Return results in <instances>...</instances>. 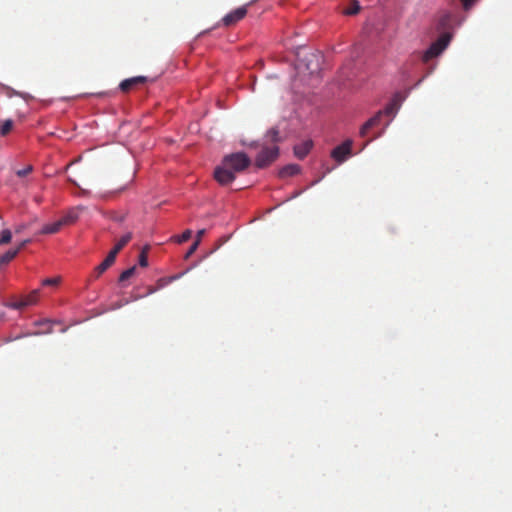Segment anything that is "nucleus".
Wrapping results in <instances>:
<instances>
[{"label":"nucleus","mask_w":512,"mask_h":512,"mask_svg":"<svg viewBox=\"0 0 512 512\" xmlns=\"http://www.w3.org/2000/svg\"><path fill=\"white\" fill-rule=\"evenodd\" d=\"M279 155L277 146L264 147L256 157L255 164L258 168H264L274 162Z\"/></svg>","instance_id":"nucleus-3"},{"label":"nucleus","mask_w":512,"mask_h":512,"mask_svg":"<svg viewBox=\"0 0 512 512\" xmlns=\"http://www.w3.org/2000/svg\"><path fill=\"white\" fill-rule=\"evenodd\" d=\"M475 0H462L463 7L467 10L469 9Z\"/></svg>","instance_id":"nucleus-31"},{"label":"nucleus","mask_w":512,"mask_h":512,"mask_svg":"<svg viewBox=\"0 0 512 512\" xmlns=\"http://www.w3.org/2000/svg\"><path fill=\"white\" fill-rule=\"evenodd\" d=\"M214 178L219 184L228 185L235 180V173L222 162L221 166L215 169Z\"/></svg>","instance_id":"nucleus-5"},{"label":"nucleus","mask_w":512,"mask_h":512,"mask_svg":"<svg viewBox=\"0 0 512 512\" xmlns=\"http://www.w3.org/2000/svg\"><path fill=\"white\" fill-rule=\"evenodd\" d=\"M382 115L383 112L378 111L373 117L366 121L360 129V135L362 137H365L371 128L378 126L381 121Z\"/></svg>","instance_id":"nucleus-9"},{"label":"nucleus","mask_w":512,"mask_h":512,"mask_svg":"<svg viewBox=\"0 0 512 512\" xmlns=\"http://www.w3.org/2000/svg\"><path fill=\"white\" fill-rule=\"evenodd\" d=\"M423 79H424V77L422 79H419V81L417 82L416 85H419L422 82Z\"/></svg>","instance_id":"nucleus-34"},{"label":"nucleus","mask_w":512,"mask_h":512,"mask_svg":"<svg viewBox=\"0 0 512 512\" xmlns=\"http://www.w3.org/2000/svg\"><path fill=\"white\" fill-rule=\"evenodd\" d=\"M13 128V121L8 119L3 122V124L0 127V135L6 136L10 133V131Z\"/></svg>","instance_id":"nucleus-18"},{"label":"nucleus","mask_w":512,"mask_h":512,"mask_svg":"<svg viewBox=\"0 0 512 512\" xmlns=\"http://www.w3.org/2000/svg\"><path fill=\"white\" fill-rule=\"evenodd\" d=\"M40 296V290L35 289L27 295L21 296L14 299L9 303V307L13 309H23L25 307L34 305L38 302Z\"/></svg>","instance_id":"nucleus-4"},{"label":"nucleus","mask_w":512,"mask_h":512,"mask_svg":"<svg viewBox=\"0 0 512 512\" xmlns=\"http://www.w3.org/2000/svg\"><path fill=\"white\" fill-rule=\"evenodd\" d=\"M30 242H31L30 239H26V240L21 241L19 243V245L17 246V248H15V250H18V253H19Z\"/></svg>","instance_id":"nucleus-29"},{"label":"nucleus","mask_w":512,"mask_h":512,"mask_svg":"<svg viewBox=\"0 0 512 512\" xmlns=\"http://www.w3.org/2000/svg\"><path fill=\"white\" fill-rule=\"evenodd\" d=\"M126 304H128V300L119 301V302H117V303H114V304L112 305V307H111V308H112V309H119V308H121L123 305H126Z\"/></svg>","instance_id":"nucleus-30"},{"label":"nucleus","mask_w":512,"mask_h":512,"mask_svg":"<svg viewBox=\"0 0 512 512\" xmlns=\"http://www.w3.org/2000/svg\"><path fill=\"white\" fill-rule=\"evenodd\" d=\"M145 82H147V77L136 76V77H132V78L123 80L120 83L119 88L122 92L127 93L130 90H132L133 88H135L136 86H138L140 84H144Z\"/></svg>","instance_id":"nucleus-8"},{"label":"nucleus","mask_w":512,"mask_h":512,"mask_svg":"<svg viewBox=\"0 0 512 512\" xmlns=\"http://www.w3.org/2000/svg\"><path fill=\"white\" fill-rule=\"evenodd\" d=\"M110 264L103 260L94 270L95 277L98 278L101 274H103L108 268H110Z\"/></svg>","instance_id":"nucleus-22"},{"label":"nucleus","mask_w":512,"mask_h":512,"mask_svg":"<svg viewBox=\"0 0 512 512\" xmlns=\"http://www.w3.org/2000/svg\"><path fill=\"white\" fill-rule=\"evenodd\" d=\"M400 104H401V99H400V96L399 95H396L387 105L386 107L384 108V110H382L383 114L385 115H389V116H394L399 107H400Z\"/></svg>","instance_id":"nucleus-11"},{"label":"nucleus","mask_w":512,"mask_h":512,"mask_svg":"<svg viewBox=\"0 0 512 512\" xmlns=\"http://www.w3.org/2000/svg\"><path fill=\"white\" fill-rule=\"evenodd\" d=\"M451 36L449 33L442 34L430 47L422 54V61L428 62L434 57L440 55L448 46Z\"/></svg>","instance_id":"nucleus-2"},{"label":"nucleus","mask_w":512,"mask_h":512,"mask_svg":"<svg viewBox=\"0 0 512 512\" xmlns=\"http://www.w3.org/2000/svg\"><path fill=\"white\" fill-rule=\"evenodd\" d=\"M78 219V213L75 210L69 211L65 216H63L60 220L63 225H69L74 223Z\"/></svg>","instance_id":"nucleus-15"},{"label":"nucleus","mask_w":512,"mask_h":512,"mask_svg":"<svg viewBox=\"0 0 512 512\" xmlns=\"http://www.w3.org/2000/svg\"><path fill=\"white\" fill-rule=\"evenodd\" d=\"M116 256H117V253H115V251L111 250L109 252V254L107 255V257L104 259V261H106L108 264H110V266H112L115 262Z\"/></svg>","instance_id":"nucleus-26"},{"label":"nucleus","mask_w":512,"mask_h":512,"mask_svg":"<svg viewBox=\"0 0 512 512\" xmlns=\"http://www.w3.org/2000/svg\"><path fill=\"white\" fill-rule=\"evenodd\" d=\"M12 239V233L9 229H4L0 235V245L8 244Z\"/></svg>","instance_id":"nucleus-21"},{"label":"nucleus","mask_w":512,"mask_h":512,"mask_svg":"<svg viewBox=\"0 0 512 512\" xmlns=\"http://www.w3.org/2000/svg\"><path fill=\"white\" fill-rule=\"evenodd\" d=\"M60 283V278L59 277H55V278H46L42 281V285L43 286H56Z\"/></svg>","instance_id":"nucleus-24"},{"label":"nucleus","mask_w":512,"mask_h":512,"mask_svg":"<svg viewBox=\"0 0 512 512\" xmlns=\"http://www.w3.org/2000/svg\"><path fill=\"white\" fill-rule=\"evenodd\" d=\"M24 229H25V225H24V224L18 225V226H16V227H15V233H16V234H19V233H21Z\"/></svg>","instance_id":"nucleus-32"},{"label":"nucleus","mask_w":512,"mask_h":512,"mask_svg":"<svg viewBox=\"0 0 512 512\" xmlns=\"http://www.w3.org/2000/svg\"><path fill=\"white\" fill-rule=\"evenodd\" d=\"M351 147L352 141L346 140L332 150L331 157L337 162L342 163L351 154Z\"/></svg>","instance_id":"nucleus-6"},{"label":"nucleus","mask_w":512,"mask_h":512,"mask_svg":"<svg viewBox=\"0 0 512 512\" xmlns=\"http://www.w3.org/2000/svg\"><path fill=\"white\" fill-rule=\"evenodd\" d=\"M266 138L273 142V143H277L278 141H280V137H279V131L278 129L276 128H272L270 129L267 134H266Z\"/></svg>","instance_id":"nucleus-19"},{"label":"nucleus","mask_w":512,"mask_h":512,"mask_svg":"<svg viewBox=\"0 0 512 512\" xmlns=\"http://www.w3.org/2000/svg\"><path fill=\"white\" fill-rule=\"evenodd\" d=\"M359 10H360V6L358 5L357 2H355L352 7L345 9L344 13L346 15H355L359 12Z\"/></svg>","instance_id":"nucleus-25"},{"label":"nucleus","mask_w":512,"mask_h":512,"mask_svg":"<svg viewBox=\"0 0 512 512\" xmlns=\"http://www.w3.org/2000/svg\"><path fill=\"white\" fill-rule=\"evenodd\" d=\"M223 163L226 167H229L234 173H238L248 168L251 163V160L245 153L238 152L225 156L223 159Z\"/></svg>","instance_id":"nucleus-1"},{"label":"nucleus","mask_w":512,"mask_h":512,"mask_svg":"<svg viewBox=\"0 0 512 512\" xmlns=\"http://www.w3.org/2000/svg\"><path fill=\"white\" fill-rule=\"evenodd\" d=\"M150 247L148 245L144 246L140 255H139V265L141 267H147L148 266V251Z\"/></svg>","instance_id":"nucleus-17"},{"label":"nucleus","mask_w":512,"mask_h":512,"mask_svg":"<svg viewBox=\"0 0 512 512\" xmlns=\"http://www.w3.org/2000/svg\"><path fill=\"white\" fill-rule=\"evenodd\" d=\"M63 223L59 219L58 221L52 223V224H46L42 227L40 234H55L57 233L62 227Z\"/></svg>","instance_id":"nucleus-13"},{"label":"nucleus","mask_w":512,"mask_h":512,"mask_svg":"<svg viewBox=\"0 0 512 512\" xmlns=\"http://www.w3.org/2000/svg\"><path fill=\"white\" fill-rule=\"evenodd\" d=\"M300 172V166L298 164H289L283 167L280 172L279 176L284 177H290L298 174Z\"/></svg>","instance_id":"nucleus-12"},{"label":"nucleus","mask_w":512,"mask_h":512,"mask_svg":"<svg viewBox=\"0 0 512 512\" xmlns=\"http://www.w3.org/2000/svg\"><path fill=\"white\" fill-rule=\"evenodd\" d=\"M313 143L311 140H306L294 146V154L298 159H304L310 152Z\"/></svg>","instance_id":"nucleus-10"},{"label":"nucleus","mask_w":512,"mask_h":512,"mask_svg":"<svg viewBox=\"0 0 512 512\" xmlns=\"http://www.w3.org/2000/svg\"><path fill=\"white\" fill-rule=\"evenodd\" d=\"M247 14V6H241V7H238L237 9L231 11L230 13H228L227 15H225L223 18H222V23L224 26H233L235 25L237 22H239L240 20H242Z\"/></svg>","instance_id":"nucleus-7"},{"label":"nucleus","mask_w":512,"mask_h":512,"mask_svg":"<svg viewBox=\"0 0 512 512\" xmlns=\"http://www.w3.org/2000/svg\"><path fill=\"white\" fill-rule=\"evenodd\" d=\"M192 236V231L190 229H186L180 236L175 237V240L178 243H184L188 241Z\"/></svg>","instance_id":"nucleus-23"},{"label":"nucleus","mask_w":512,"mask_h":512,"mask_svg":"<svg viewBox=\"0 0 512 512\" xmlns=\"http://www.w3.org/2000/svg\"><path fill=\"white\" fill-rule=\"evenodd\" d=\"M198 245H199V239H196L195 242L191 245V247L187 251L185 258H189L196 251Z\"/></svg>","instance_id":"nucleus-27"},{"label":"nucleus","mask_w":512,"mask_h":512,"mask_svg":"<svg viewBox=\"0 0 512 512\" xmlns=\"http://www.w3.org/2000/svg\"><path fill=\"white\" fill-rule=\"evenodd\" d=\"M135 271H136L135 266L130 267L127 270L123 271L119 276V281L123 282V281L128 280L130 277H132L135 274Z\"/></svg>","instance_id":"nucleus-20"},{"label":"nucleus","mask_w":512,"mask_h":512,"mask_svg":"<svg viewBox=\"0 0 512 512\" xmlns=\"http://www.w3.org/2000/svg\"><path fill=\"white\" fill-rule=\"evenodd\" d=\"M132 239V233H127L124 236L120 238V240L116 243L112 251H115V253H119L123 247Z\"/></svg>","instance_id":"nucleus-14"},{"label":"nucleus","mask_w":512,"mask_h":512,"mask_svg":"<svg viewBox=\"0 0 512 512\" xmlns=\"http://www.w3.org/2000/svg\"><path fill=\"white\" fill-rule=\"evenodd\" d=\"M18 254V250L11 249L0 256V264H7L13 260Z\"/></svg>","instance_id":"nucleus-16"},{"label":"nucleus","mask_w":512,"mask_h":512,"mask_svg":"<svg viewBox=\"0 0 512 512\" xmlns=\"http://www.w3.org/2000/svg\"><path fill=\"white\" fill-rule=\"evenodd\" d=\"M205 234V230L201 229L197 232L196 239H199V242L201 241L202 236Z\"/></svg>","instance_id":"nucleus-33"},{"label":"nucleus","mask_w":512,"mask_h":512,"mask_svg":"<svg viewBox=\"0 0 512 512\" xmlns=\"http://www.w3.org/2000/svg\"><path fill=\"white\" fill-rule=\"evenodd\" d=\"M32 166L31 165H28L27 167H25L24 169H21V170H18L16 172V174L19 176V177H24L26 175H28L31 171H32Z\"/></svg>","instance_id":"nucleus-28"}]
</instances>
